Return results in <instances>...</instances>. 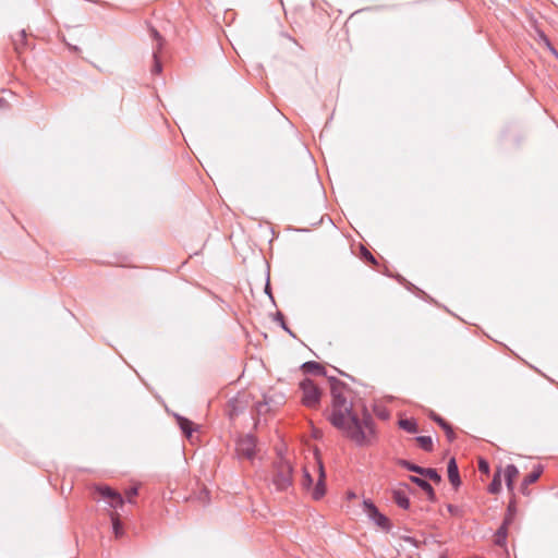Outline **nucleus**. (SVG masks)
Segmentation results:
<instances>
[{
  "label": "nucleus",
  "mask_w": 558,
  "mask_h": 558,
  "mask_svg": "<svg viewBox=\"0 0 558 558\" xmlns=\"http://www.w3.org/2000/svg\"><path fill=\"white\" fill-rule=\"evenodd\" d=\"M448 509H449L450 512H453V507L452 506H449Z\"/></svg>",
  "instance_id": "33"
},
{
  "label": "nucleus",
  "mask_w": 558,
  "mask_h": 558,
  "mask_svg": "<svg viewBox=\"0 0 558 558\" xmlns=\"http://www.w3.org/2000/svg\"><path fill=\"white\" fill-rule=\"evenodd\" d=\"M293 469L288 460L282 457H279L278 460L274 462L272 469V477L271 482L277 490L286 492L288 490L293 483Z\"/></svg>",
  "instance_id": "2"
},
{
  "label": "nucleus",
  "mask_w": 558,
  "mask_h": 558,
  "mask_svg": "<svg viewBox=\"0 0 558 558\" xmlns=\"http://www.w3.org/2000/svg\"><path fill=\"white\" fill-rule=\"evenodd\" d=\"M514 510H515L514 501H510L509 506H508V513H507L506 518H511L512 519Z\"/></svg>",
  "instance_id": "30"
},
{
  "label": "nucleus",
  "mask_w": 558,
  "mask_h": 558,
  "mask_svg": "<svg viewBox=\"0 0 558 558\" xmlns=\"http://www.w3.org/2000/svg\"><path fill=\"white\" fill-rule=\"evenodd\" d=\"M313 469H314V471H316L318 473V478H317L315 486L312 489V497L315 500H318L326 493V487H325L326 475H325V471H324L322 461L316 460L315 464L313 465Z\"/></svg>",
  "instance_id": "9"
},
{
  "label": "nucleus",
  "mask_w": 558,
  "mask_h": 558,
  "mask_svg": "<svg viewBox=\"0 0 558 558\" xmlns=\"http://www.w3.org/2000/svg\"><path fill=\"white\" fill-rule=\"evenodd\" d=\"M2 105H3V100H2V99H0V107H1Z\"/></svg>",
  "instance_id": "34"
},
{
  "label": "nucleus",
  "mask_w": 558,
  "mask_h": 558,
  "mask_svg": "<svg viewBox=\"0 0 558 558\" xmlns=\"http://www.w3.org/2000/svg\"><path fill=\"white\" fill-rule=\"evenodd\" d=\"M314 483V478L308 470L307 466L303 470V477H302V487L304 489H311Z\"/></svg>",
  "instance_id": "24"
},
{
  "label": "nucleus",
  "mask_w": 558,
  "mask_h": 558,
  "mask_svg": "<svg viewBox=\"0 0 558 558\" xmlns=\"http://www.w3.org/2000/svg\"><path fill=\"white\" fill-rule=\"evenodd\" d=\"M519 476V470L513 464H508L505 469V481L507 488L511 492L513 489V484L517 477Z\"/></svg>",
  "instance_id": "14"
},
{
  "label": "nucleus",
  "mask_w": 558,
  "mask_h": 558,
  "mask_svg": "<svg viewBox=\"0 0 558 558\" xmlns=\"http://www.w3.org/2000/svg\"><path fill=\"white\" fill-rule=\"evenodd\" d=\"M110 520H111V523H112V529H113L114 536L117 538L121 537L123 535V526H122V523L120 521V515L116 511H111L110 512Z\"/></svg>",
  "instance_id": "16"
},
{
  "label": "nucleus",
  "mask_w": 558,
  "mask_h": 558,
  "mask_svg": "<svg viewBox=\"0 0 558 558\" xmlns=\"http://www.w3.org/2000/svg\"><path fill=\"white\" fill-rule=\"evenodd\" d=\"M433 420L440 426V427H444L445 425H447L448 423L442 418L440 417L439 415L437 414H433Z\"/></svg>",
  "instance_id": "29"
},
{
  "label": "nucleus",
  "mask_w": 558,
  "mask_h": 558,
  "mask_svg": "<svg viewBox=\"0 0 558 558\" xmlns=\"http://www.w3.org/2000/svg\"><path fill=\"white\" fill-rule=\"evenodd\" d=\"M409 478L412 483L416 484L427 495V498L430 501L435 500V498H436L435 492H434L432 485L425 478L414 476V475H411Z\"/></svg>",
  "instance_id": "12"
},
{
  "label": "nucleus",
  "mask_w": 558,
  "mask_h": 558,
  "mask_svg": "<svg viewBox=\"0 0 558 558\" xmlns=\"http://www.w3.org/2000/svg\"><path fill=\"white\" fill-rule=\"evenodd\" d=\"M178 424H179L180 428L182 429V432L187 437H191L192 432H193V422L185 417L178 416Z\"/></svg>",
  "instance_id": "22"
},
{
  "label": "nucleus",
  "mask_w": 558,
  "mask_h": 558,
  "mask_svg": "<svg viewBox=\"0 0 558 558\" xmlns=\"http://www.w3.org/2000/svg\"><path fill=\"white\" fill-rule=\"evenodd\" d=\"M399 426L400 428H402L403 430L408 432V433H417L418 432V427H417V424L414 420L412 418H403V420H400L399 421Z\"/></svg>",
  "instance_id": "19"
},
{
  "label": "nucleus",
  "mask_w": 558,
  "mask_h": 558,
  "mask_svg": "<svg viewBox=\"0 0 558 558\" xmlns=\"http://www.w3.org/2000/svg\"><path fill=\"white\" fill-rule=\"evenodd\" d=\"M408 486L399 487L392 490V499L398 505V507L402 509H408L410 507V500L408 497Z\"/></svg>",
  "instance_id": "10"
},
{
  "label": "nucleus",
  "mask_w": 558,
  "mask_h": 558,
  "mask_svg": "<svg viewBox=\"0 0 558 558\" xmlns=\"http://www.w3.org/2000/svg\"><path fill=\"white\" fill-rule=\"evenodd\" d=\"M271 402H272V399L270 397L265 396L264 401L258 402L255 407L257 414L264 415V414L268 413L269 411H271L272 410L271 404H270Z\"/></svg>",
  "instance_id": "20"
},
{
  "label": "nucleus",
  "mask_w": 558,
  "mask_h": 558,
  "mask_svg": "<svg viewBox=\"0 0 558 558\" xmlns=\"http://www.w3.org/2000/svg\"><path fill=\"white\" fill-rule=\"evenodd\" d=\"M302 369L305 373L317 374V375L324 374V367L319 363L314 362V361L304 363L302 365Z\"/></svg>",
  "instance_id": "18"
},
{
  "label": "nucleus",
  "mask_w": 558,
  "mask_h": 558,
  "mask_svg": "<svg viewBox=\"0 0 558 558\" xmlns=\"http://www.w3.org/2000/svg\"><path fill=\"white\" fill-rule=\"evenodd\" d=\"M149 33L154 40V47H153L154 65L151 68V73L159 74L162 71V65H161L159 56H160L162 47L165 45V39L159 34V32L154 27H150Z\"/></svg>",
  "instance_id": "5"
},
{
  "label": "nucleus",
  "mask_w": 558,
  "mask_h": 558,
  "mask_svg": "<svg viewBox=\"0 0 558 558\" xmlns=\"http://www.w3.org/2000/svg\"><path fill=\"white\" fill-rule=\"evenodd\" d=\"M541 474H542V469H536L523 478L522 487H521V490L523 494H525V490L529 485L535 483L539 478Z\"/></svg>",
  "instance_id": "17"
},
{
  "label": "nucleus",
  "mask_w": 558,
  "mask_h": 558,
  "mask_svg": "<svg viewBox=\"0 0 558 558\" xmlns=\"http://www.w3.org/2000/svg\"><path fill=\"white\" fill-rule=\"evenodd\" d=\"M138 489L137 487H131L125 492V497L129 502H133L134 498L137 496Z\"/></svg>",
  "instance_id": "25"
},
{
  "label": "nucleus",
  "mask_w": 558,
  "mask_h": 558,
  "mask_svg": "<svg viewBox=\"0 0 558 558\" xmlns=\"http://www.w3.org/2000/svg\"><path fill=\"white\" fill-rule=\"evenodd\" d=\"M501 490V474L497 471L493 477V481L488 485V492L490 494H498Z\"/></svg>",
  "instance_id": "21"
},
{
  "label": "nucleus",
  "mask_w": 558,
  "mask_h": 558,
  "mask_svg": "<svg viewBox=\"0 0 558 558\" xmlns=\"http://www.w3.org/2000/svg\"><path fill=\"white\" fill-rule=\"evenodd\" d=\"M331 396V424L357 445L365 444L372 433V415L364 407L353 404L350 391L342 385H333Z\"/></svg>",
  "instance_id": "1"
},
{
  "label": "nucleus",
  "mask_w": 558,
  "mask_h": 558,
  "mask_svg": "<svg viewBox=\"0 0 558 558\" xmlns=\"http://www.w3.org/2000/svg\"><path fill=\"white\" fill-rule=\"evenodd\" d=\"M478 470L482 473L488 474V472H489V464H488V462L486 460H484V459H481L478 461Z\"/></svg>",
  "instance_id": "27"
},
{
  "label": "nucleus",
  "mask_w": 558,
  "mask_h": 558,
  "mask_svg": "<svg viewBox=\"0 0 558 558\" xmlns=\"http://www.w3.org/2000/svg\"><path fill=\"white\" fill-rule=\"evenodd\" d=\"M441 428L445 430V433H446V436H447L448 440H449V441H452V440L454 439V437H456V435H454V432H453L452 427H451L449 424H447V425H445V426H444V427H441Z\"/></svg>",
  "instance_id": "26"
},
{
  "label": "nucleus",
  "mask_w": 558,
  "mask_h": 558,
  "mask_svg": "<svg viewBox=\"0 0 558 558\" xmlns=\"http://www.w3.org/2000/svg\"><path fill=\"white\" fill-rule=\"evenodd\" d=\"M367 259H369L372 263H375V258L371 253H367Z\"/></svg>",
  "instance_id": "32"
},
{
  "label": "nucleus",
  "mask_w": 558,
  "mask_h": 558,
  "mask_svg": "<svg viewBox=\"0 0 558 558\" xmlns=\"http://www.w3.org/2000/svg\"><path fill=\"white\" fill-rule=\"evenodd\" d=\"M302 390V403L307 408H315L320 401L322 392L311 379H304L300 384Z\"/></svg>",
  "instance_id": "3"
},
{
  "label": "nucleus",
  "mask_w": 558,
  "mask_h": 558,
  "mask_svg": "<svg viewBox=\"0 0 558 558\" xmlns=\"http://www.w3.org/2000/svg\"><path fill=\"white\" fill-rule=\"evenodd\" d=\"M416 441L418 446L425 451L433 450V439L429 436H418L416 437Z\"/></svg>",
  "instance_id": "23"
},
{
  "label": "nucleus",
  "mask_w": 558,
  "mask_h": 558,
  "mask_svg": "<svg viewBox=\"0 0 558 558\" xmlns=\"http://www.w3.org/2000/svg\"><path fill=\"white\" fill-rule=\"evenodd\" d=\"M256 440L252 435H245L236 441V453L248 460L255 457Z\"/></svg>",
  "instance_id": "6"
},
{
  "label": "nucleus",
  "mask_w": 558,
  "mask_h": 558,
  "mask_svg": "<svg viewBox=\"0 0 558 558\" xmlns=\"http://www.w3.org/2000/svg\"><path fill=\"white\" fill-rule=\"evenodd\" d=\"M96 492L99 494L101 498L107 500L108 505L112 509L121 508L124 504V499L121 496V494L108 486H97Z\"/></svg>",
  "instance_id": "7"
},
{
  "label": "nucleus",
  "mask_w": 558,
  "mask_h": 558,
  "mask_svg": "<svg viewBox=\"0 0 558 558\" xmlns=\"http://www.w3.org/2000/svg\"><path fill=\"white\" fill-rule=\"evenodd\" d=\"M447 471L449 482L457 488L461 484V480L457 462L453 458L449 460Z\"/></svg>",
  "instance_id": "13"
},
{
  "label": "nucleus",
  "mask_w": 558,
  "mask_h": 558,
  "mask_svg": "<svg viewBox=\"0 0 558 558\" xmlns=\"http://www.w3.org/2000/svg\"><path fill=\"white\" fill-rule=\"evenodd\" d=\"M363 511L368 517V519L372 520L380 530L386 532L390 531V520L385 514L379 512L378 508L372 500L365 499L363 501Z\"/></svg>",
  "instance_id": "4"
},
{
  "label": "nucleus",
  "mask_w": 558,
  "mask_h": 558,
  "mask_svg": "<svg viewBox=\"0 0 558 558\" xmlns=\"http://www.w3.org/2000/svg\"><path fill=\"white\" fill-rule=\"evenodd\" d=\"M511 523V518H505L502 524L499 526V529L495 533V544L502 547L507 543V536H508V526Z\"/></svg>",
  "instance_id": "11"
},
{
  "label": "nucleus",
  "mask_w": 558,
  "mask_h": 558,
  "mask_svg": "<svg viewBox=\"0 0 558 558\" xmlns=\"http://www.w3.org/2000/svg\"><path fill=\"white\" fill-rule=\"evenodd\" d=\"M543 38H544V40H545L546 45H547V46H548L553 51H555V50H554V48L550 46V43H549L548 38H546L545 36H543Z\"/></svg>",
  "instance_id": "31"
},
{
  "label": "nucleus",
  "mask_w": 558,
  "mask_h": 558,
  "mask_svg": "<svg viewBox=\"0 0 558 558\" xmlns=\"http://www.w3.org/2000/svg\"><path fill=\"white\" fill-rule=\"evenodd\" d=\"M400 464L405 468L407 470L414 472L416 474H420L421 476H424L425 478H428L435 483H440L441 476L438 474V472L435 469H426L422 468L420 465L413 464L409 461L402 460Z\"/></svg>",
  "instance_id": "8"
},
{
  "label": "nucleus",
  "mask_w": 558,
  "mask_h": 558,
  "mask_svg": "<svg viewBox=\"0 0 558 558\" xmlns=\"http://www.w3.org/2000/svg\"><path fill=\"white\" fill-rule=\"evenodd\" d=\"M276 320H278V322L281 324V326H282V328H283V329H286V330H288V331H289L288 327H287V326H286V324H284V316H283V314H282V313H280V312H278V313H277V315H276Z\"/></svg>",
  "instance_id": "28"
},
{
  "label": "nucleus",
  "mask_w": 558,
  "mask_h": 558,
  "mask_svg": "<svg viewBox=\"0 0 558 558\" xmlns=\"http://www.w3.org/2000/svg\"><path fill=\"white\" fill-rule=\"evenodd\" d=\"M12 43H13V47H14V50L16 51V53H22V51L25 49L26 47V33L24 29H22L21 32H19L15 37H13L12 39Z\"/></svg>",
  "instance_id": "15"
}]
</instances>
